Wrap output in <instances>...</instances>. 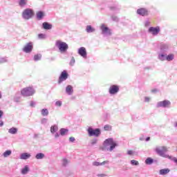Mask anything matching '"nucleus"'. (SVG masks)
I'll return each mask as SVG.
<instances>
[{
  "label": "nucleus",
  "instance_id": "obj_52",
  "mask_svg": "<svg viewBox=\"0 0 177 177\" xmlns=\"http://www.w3.org/2000/svg\"><path fill=\"white\" fill-rule=\"evenodd\" d=\"M127 154L129 155V156H132V154H133V151H127Z\"/></svg>",
  "mask_w": 177,
  "mask_h": 177
},
{
  "label": "nucleus",
  "instance_id": "obj_24",
  "mask_svg": "<svg viewBox=\"0 0 177 177\" xmlns=\"http://www.w3.org/2000/svg\"><path fill=\"white\" fill-rule=\"evenodd\" d=\"M30 171V167H28V165H26L21 171L22 175H27L28 174V171Z\"/></svg>",
  "mask_w": 177,
  "mask_h": 177
},
{
  "label": "nucleus",
  "instance_id": "obj_27",
  "mask_svg": "<svg viewBox=\"0 0 177 177\" xmlns=\"http://www.w3.org/2000/svg\"><path fill=\"white\" fill-rule=\"evenodd\" d=\"M27 2H28L27 0H19L18 3L20 8H24V6L27 5Z\"/></svg>",
  "mask_w": 177,
  "mask_h": 177
},
{
  "label": "nucleus",
  "instance_id": "obj_10",
  "mask_svg": "<svg viewBox=\"0 0 177 177\" xmlns=\"http://www.w3.org/2000/svg\"><path fill=\"white\" fill-rule=\"evenodd\" d=\"M67 78H68V73H67V71H63L59 77L58 84H62V82L66 81Z\"/></svg>",
  "mask_w": 177,
  "mask_h": 177
},
{
  "label": "nucleus",
  "instance_id": "obj_40",
  "mask_svg": "<svg viewBox=\"0 0 177 177\" xmlns=\"http://www.w3.org/2000/svg\"><path fill=\"white\" fill-rule=\"evenodd\" d=\"M69 64L70 66H74V64H75V59L74 58V57H72Z\"/></svg>",
  "mask_w": 177,
  "mask_h": 177
},
{
  "label": "nucleus",
  "instance_id": "obj_42",
  "mask_svg": "<svg viewBox=\"0 0 177 177\" xmlns=\"http://www.w3.org/2000/svg\"><path fill=\"white\" fill-rule=\"evenodd\" d=\"M62 104H63V102H62V101H57L55 102V106L57 107H62Z\"/></svg>",
  "mask_w": 177,
  "mask_h": 177
},
{
  "label": "nucleus",
  "instance_id": "obj_25",
  "mask_svg": "<svg viewBox=\"0 0 177 177\" xmlns=\"http://www.w3.org/2000/svg\"><path fill=\"white\" fill-rule=\"evenodd\" d=\"M59 133H60L61 136H66V135H67V133H68V129L62 128L59 130Z\"/></svg>",
  "mask_w": 177,
  "mask_h": 177
},
{
  "label": "nucleus",
  "instance_id": "obj_47",
  "mask_svg": "<svg viewBox=\"0 0 177 177\" xmlns=\"http://www.w3.org/2000/svg\"><path fill=\"white\" fill-rule=\"evenodd\" d=\"M151 98H150L149 97H145V102L147 103H149V102H150Z\"/></svg>",
  "mask_w": 177,
  "mask_h": 177
},
{
  "label": "nucleus",
  "instance_id": "obj_32",
  "mask_svg": "<svg viewBox=\"0 0 177 177\" xmlns=\"http://www.w3.org/2000/svg\"><path fill=\"white\" fill-rule=\"evenodd\" d=\"M12 154V150H7L3 153V156L4 158H7V157H9Z\"/></svg>",
  "mask_w": 177,
  "mask_h": 177
},
{
  "label": "nucleus",
  "instance_id": "obj_28",
  "mask_svg": "<svg viewBox=\"0 0 177 177\" xmlns=\"http://www.w3.org/2000/svg\"><path fill=\"white\" fill-rule=\"evenodd\" d=\"M169 169H162L159 171V174L160 175H167V174H169Z\"/></svg>",
  "mask_w": 177,
  "mask_h": 177
},
{
  "label": "nucleus",
  "instance_id": "obj_54",
  "mask_svg": "<svg viewBox=\"0 0 177 177\" xmlns=\"http://www.w3.org/2000/svg\"><path fill=\"white\" fill-rule=\"evenodd\" d=\"M97 176H99V177H103V176H106V174H97Z\"/></svg>",
  "mask_w": 177,
  "mask_h": 177
},
{
  "label": "nucleus",
  "instance_id": "obj_49",
  "mask_svg": "<svg viewBox=\"0 0 177 177\" xmlns=\"http://www.w3.org/2000/svg\"><path fill=\"white\" fill-rule=\"evenodd\" d=\"M145 27H149V26H150V21H146L145 22Z\"/></svg>",
  "mask_w": 177,
  "mask_h": 177
},
{
  "label": "nucleus",
  "instance_id": "obj_7",
  "mask_svg": "<svg viewBox=\"0 0 177 177\" xmlns=\"http://www.w3.org/2000/svg\"><path fill=\"white\" fill-rule=\"evenodd\" d=\"M171 48V44L168 43H161L160 45V52L162 53H167Z\"/></svg>",
  "mask_w": 177,
  "mask_h": 177
},
{
  "label": "nucleus",
  "instance_id": "obj_15",
  "mask_svg": "<svg viewBox=\"0 0 177 177\" xmlns=\"http://www.w3.org/2000/svg\"><path fill=\"white\" fill-rule=\"evenodd\" d=\"M158 60H160V62H165L167 59V53H162L160 51L158 55Z\"/></svg>",
  "mask_w": 177,
  "mask_h": 177
},
{
  "label": "nucleus",
  "instance_id": "obj_57",
  "mask_svg": "<svg viewBox=\"0 0 177 177\" xmlns=\"http://www.w3.org/2000/svg\"><path fill=\"white\" fill-rule=\"evenodd\" d=\"M146 142H149V140H150V137H147L146 139H145Z\"/></svg>",
  "mask_w": 177,
  "mask_h": 177
},
{
  "label": "nucleus",
  "instance_id": "obj_26",
  "mask_svg": "<svg viewBox=\"0 0 177 177\" xmlns=\"http://www.w3.org/2000/svg\"><path fill=\"white\" fill-rule=\"evenodd\" d=\"M36 160H42L45 158V154L42 153H38L35 155Z\"/></svg>",
  "mask_w": 177,
  "mask_h": 177
},
{
  "label": "nucleus",
  "instance_id": "obj_11",
  "mask_svg": "<svg viewBox=\"0 0 177 177\" xmlns=\"http://www.w3.org/2000/svg\"><path fill=\"white\" fill-rule=\"evenodd\" d=\"M118 92H120V86L115 84L110 86L109 90V93H110V95H117Z\"/></svg>",
  "mask_w": 177,
  "mask_h": 177
},
{
  "label": "nucleus",
  "instance_id": "obj_33",
  "mask_svg": "<svg viewBox=\"0 0 177 177\" xmlns=\"http://www.w3.org/2000/svg\"><path fill=\"white\" fill-rule=\"evenodd\" d=\"M68 160L67 158H64L62 159V166L63 167H67L68 165Z\"/></svg>",
  "mask_w": 177,
  "mask_h": 177
},
{
  "label": "nucleus",
  "instance_id": "obj_58",
  "mask_svg": "<svg viewBox=\"0 0 177 177\" xmlns=\"http://www.w3.org/2000/svg\"><path fill=\"white\" fill-rule=\"evenodd\" d=\"M174 127H175L176 128H177V122H176L174 123Z\"/></svg>",
  "mask_w": 177,
  "mask_h": 177
},
{
  "label": "nucleus",
  "instance_id": "obj_60",
  "mask_svg": "<svg viewBox=\"0 0 177 177\" xmlns=\"http://www.w3.org/2000/svg\"><path fill=\"white\" fill-rule=\"evenodd\" d=\"M140 140H142V138H140Z\"/></svg>",
  "mask_w": 177,
  "mask_h": 177
},
{
  "label": "nucleus",
  "instance_id": "obj_39",
  "mask_svg": "<svg viewBox=\"0 0 177 177\" xmlns=\"http://www.w3.org/2000/svg\"><path fill=\"white\" fill-rule=\"evenodd\" d=\"M96 143H97V138H93V140H91V146H94V145H96Z\"/></svg>",
  "mask_w": 177,
  "mask_h": 177
},
{
  "label": "nucleus",
  "instance_id": "obj_50",
  "mask_svg": "<svg viewBox=\"0 0 177 177\" xmlns=\"http://www.w3.org/2000/svg\"><path fill=\"white\" fill-rule=\"evenodd\" d=\"M3 117V111L0 109V120Z\"/></svg>",
  "mask_w": 177,
  "mask_h": 177
},
{
  "label": "nucleus",
  "instance_id": "obj_13",
  "mask_svg": "<svg viewBox=\"0 0 177 177\" xmlns=\"http://www.w3.org/2000/svg\"><path fill=\"white\" fill-rule=\"evenodd\" d=\"M148 32H150V34H152V35H158V34L160 33V27L151 26L148 30Z\"/></svg>",
  "mask_w": 177,
  "mask_h": 177
},
{
  "label": "nucleus",
  "instance_id": "obj_23",
  "mask_svg": "<svg viewBox=\"0 0 177 177\" xmlns=\"http://www.w3.org/2000/svg\"><path fill=\"white\" fill-rule=\"evenodd\" d=\"M19 129L16 127H12L8 130V133H10L11 135H16Z\"/></svg>",
  "mask_w": 177,
  "mask_h": 177
},
{
  "label": "nucleus",
  "instance_id": "obj_12",
  "mask_svg": "<svg viewBox=\"0 0 177 177\" xmlns=\"http://www.w3.org/2000/svg\"><path fill=\"white\" fill-rule=\"evenodd\" d=\"M136 13L139 16H142L145 17V16H149V10H147V8H138L137 10Z\"/></svg>",
  "mask_w": 177,
  "mask_h": 177
},
{
  "label": "nucleus",
  "instance_id": "obj_14",
  "mask_svg": "<svg viewBox=\"0 0 177 177\" xmlns=\"http://www.w3.org/2000/svg\"><path fill=\"white\" fill-rule=\"evenodd\" d=\"M77 53L84 59H86L87 53L86 48H85V47H80L77 50Z\"/></svg>",
  "mask_w": 177,
  "mask_h": 177
},
{
  "label": "nucleus",
  "instance_id": "obj_56",
  "mask_svg": "<svg viewBox=\"0 0 177 177\" xmlns=\"http://www.w3.org/2000/svg\"><path fill=\"white\" fill-rule=\"evenodd\" d=\"M3 125V121L1 120L0 121V127H2Z\"/></svg>",
  "mask_w": 177,
  "mask_h": 177
},
{
  "label": "nucleus",
  "instance_id": "obj_4",
  "mask_svg": "<svg viewBox=\"0 0 177 177\" xmlns=\"http://www.w3.org/2000/svg\"><path fill=\"white\" fill-rule=\"evenodd\" d=\"M35 93V90L32 87H26L21 91V95L24 97L32 96Z\"/></svg>",
  "mask_w": 177,
  "mask_h": 177
},
{
  "label": "nucleus",
  "instance_id": "obj_29",
  "mask_svg": "<svg viewBox=\"0 0 177 177\" xmlns=\"http://www.w3.org/2000/svg\"><path fill=\"white\" fill-rule=\"evenodd\" d=\"M175 57V55L174 54H169L168 55H166V60L167 62H172Z\"/></svg>",
  "mask_w": 177,
  "mask_h": 177
},
{
  "label": "nucleus",
  "instance_id": "obj_59",
  "mask_svg": "<svg viewBox=\"0 0 177 177\" xmlns=\"http://www.w3.org/2000/svg\"><path fill=\"white\" fill-rule=\"evenodd\" d=\"M0 99H2V93H0Z\"/></svg>",
  "mask_w": 177,
  "mask_h": 177
},
{
  "label": "nucleus",
  "instance_id": "obj_48",
  "mask_svg": "<svg viewBox=\"0 0 177 177\" xmlns=\"http://www.w3.org/2000/svg\"><path fill=\"white\" fill-rule=\"evenodd\" d=\"M106 164H109V160H104L102 162H100V165H106Z\"/></svg>",
  "mask_w": 177,
  "mask_h": 177
},
{
  "label": "nucleus",
  "instance_id": "obj_55",
  "mask_svg": "<svg viewBox=\"0 0 177 177\" xmlns=\"http://www.w3.org/2000/svg\"><path fill=\"white\" fill-rule=\"evenodd\" d=\"M152 93H156L157 92V89H153L151 90Z\"/></svg>",
  "mask_w": 177,
  "mask_h": 177
},
{
  "label": "nucleus",
  "instance_id": "obj_45",
  "mask_svg": "<svg viewBox=\"0 0 177 177\" xmlns=\"http://www.w3.org/2000/svg\"><path fill=\"white\" fill-rule=\"evenodd\" d=\"M93 165H94V167H99L101 165H100V162H93Z\"/></svg>",
  "mask_w": 177,
  "mask_h": 177
},
{
  "label": "nucleus",
  "instance_id": "obj_30",
  "mask_svg": "<svg viewBox=\"0 0 177 177\" xmlns=\"http://www.w3.org/2000/svg\"><path fill=\"white\" fill-rule=\"evenodd\" d=\"M153 162H154V159H153L151 158H147L145 160V164L147 165H151V164H153Z\"/></svg>",
  "mask_w": 177,
  "mask_h": 177
},
{
  "label": "nucleus",
  "instance_id": "obj_8",
  "mask_svg": "<svg viewBox=\"0 0 177 177\" xmlns=\"http://www.w3.org/2000/svg\"><path fill=\"white\" fill-rule=\"evenodd\" d=\"M32 49H34V44L32 42H28L24 46L22 50L25 53H31V52H32Z\"/></svg>",
  "mask_w": 177,
  "mask_h": 177
},
{
  "label": "nucleus",
  "instance_id": "obj_43",
  "mask_svg": "<svg viewBox=\"0 0 177 177\" xmlns=\"http://www.w3.org/2000/svg\"><path fill=\"white\" fill-rule=\"evenodd\" d=\"M69 142H70L71 143H74V142H75V138H74V137H70V138H69Z\"/></svg>",
  "mask_w": 177,
  "mask_h": 177
},
{
  "label": "nucleus",
  "instance_id": "obj_21",
  "mask_svg": "<svg viewBox=\"0 0 177 177\" xmlns=\"http://www.w3.org/2000/svg\"><path fill=\"white\" fill-rule=\"evenodd\" d=\"M59 131V127H57V124H54L51 126L50 127V132L53 135L54 133H56V132Z\"/></svg>",
  "mask_w": 177,
  "mask_h": 177
},
{
  "label": "nucleus",
  "instance_id": "obj_35",
  "mask_svg": "<svg viewBox=\"0 0 177 177\" xmlns=\"http://www.w3.org/2000/svg\"><path fill=\"white\" fill-rule=\"evenodd\" d=\"M41 125H46V124H48V119L45 118H43L41 120Z\"/></svg>",
  "mask_w": 177,
  "mask_h": 177
},
{
  "label": "nucleus",
  "instance_id": "obj_9",
  "mask_svg": "<svg viewBox=\"0 0 177 177\" xmlns=\"http://www.w3.org/2000/svg\"><path fill=\"white\" fill-rule=\"evenodd\" d=\"M171 106V101L168 100H165L157 103L156 107H163V109H167Z\"/></svg>",
  "mask_w": 177,
  "mask_h": 177
},
{
  "label": "nucleus",
  "instance_id": "obj_34",
  "mask_svg": "<svg viewBox=\"0 0 177 177\" xmlns=\"http://www.w3.org/2000/svg\"><path fill=\"white\" fill-rule=\"evenodd\" d=\"M39 39H46V35L44 33H40L38 35Z\"/></svg>",
  "mask_w": 177,
  "mask_h": 177
},
{
  "label": "nucleus",
  "instance_id": "obj_22",
  "mask_svg": "<svg viewBox=\"0 0 177 177\" xmlns=\"http://www.w3.org/2000/svg\"><path fill=\"white\" fill-rule=\"evenodd\" d=\"M41 115L42 117H47V115H49V111L48 109L45 108L41 110Z\"/></svg>",
  "mask_w": 177,
  "mask_h": 177
},
{
  "label": "nucleus",
  "instance_id": "obj_6",
  "mask_svg": "<svg viewBox=\"0 0 177 177\" xmlns=\"http://www.w3.org/2000/svg\"><path fill=\"white\" fill-rule=\"evenodd\" d=\"M100 30H101V34L104 37H110V35H111V30H110L104 24L100 25Z\"/></svg>",
  "mask_w": 177,
  "mask_h": 177
},
{
  "label": "nucleus",
  "instance_id": "obj_20",
  "mask_svg": "<svg viewBox=\"0 0 177 177\" xmlns=\"http://www.w3.org/2000/svg\"><path fill=\"white\" fill-rule=\"evenodd\" d=\"M86 31L88 34H91V32H95V31H96V29L95 28L92 27V26L88 25L86 27Z\"/></svg>",
  "mask_w": 177,
  "mask_h": 177
},
{
  "label": "nucleus",
  "instance_id": "obj_41",
  "mask_svg": "<svg viewBox=\"0 0 177 177\" xmlns=\"http://www.w3.org/2000/svg\"><path fill=\"white\" fill-rule=\"evenodd\" d=\"M1 63H6L8 62V57H2L0 59Z\"/></svg>",
  "mask_w": 177,
  "mask_h": 177
},
{
  "label": "nucleus",
  "instance_id": "obj_31",
  "mask_svg": "<svg viewBox=\"0 0 177 177\" xmlns=\"http://www.w3.org/2000/svg\"><path fill=\"white\" fill-rule=\"evenodd\" d=\"M41 59H42V55L41 54L34 55L33 59L35 62H39V60H41Z\"/></svg>",
  "mask_w": 177,
  "mask_h": 177
},
{
  "label": "nucleus",
  "instance_id": "obj_36",
  "mask_svg": "<svg viewBox=\"0 0 177 177\" xmlns=\"http://www.w3.org/2000/svg\"><path fill=\"white\" fill-rule=\"evenodd\" d=\"M20 99H21L20 96L15 95L14 97V102H15V103H19L20 102Z\"/></svg>",
  "mask_w": 177,
  "mask_h": 177
},
{
  "label": "nucleus",
  "instance_id": "obj_1",
  "mask_svg": "<svg viewBox=\"0 0 177 177\" xmlns=\"http://www.w3.org/2000/svg\"><path fill=\"white\" fill-rule=\"evenodd\" d=\"M117 146H118V144L114 142L113 138H107L104 141L102 146L100 149L102 151H113Z\"/></svg>",
  "mask_w": 177,
  "mask_h": 177
},
{
  "label": "nucleus",
  "instance_id": "obj_44",
  "mask_svg": "<svg viewBox=\"0 0 177 177\" xmlns=\"http://www.w3.org/2000/svg\"><path fill=\"white\" fill-rule=\"evenodd\" d=\"M111 19H112L113 21H118V20H119L118 17H115V16H112Z\"/></svg>",
  "mask_w": 177,
  "mask_h": 177
},
{
  "label": "nucleus",
  "instance_id": "obj_17",
  "mask_svg": "<svg viewBox=\"0 0 177 177\" xmlns=\"http://www.w3.org/2000/svg\"><path fill=\"white\" fill-rule=\"evenodd\" d=\"M31 157V154L27 152L22 153L20 154V159L21 160H28Z\"/></svg>",
  "mask_w": 177,
  "mask_h": 177
},
{
  "label": "nucleus",
  "instance_id": "obj_46",
  "mask_svg": "<svg viewBox=\"0 0 177 177\" xmlns=\"http://www.w3.org/2000/svg\"><path fill=\"white\" fill-rule=\"evenodd\" d=\"M35 104H37L35 103V102H34V101H30V107H35Z\"/></svg>",
  "mask_w": 177,
  "mask_h": 177
},
{
  "label": "nucleus",
  "instance_id": "obj_16",
  "mask_svg": "<svg viewBox=\"0 0 177 177\" xmlns=\"http://www.w3.org/2000/svg\"><path fill=\"white\" fill-rule=\"evenodd\" d=\"M66 93L67 95H71L74 93V89L73 88V86L71 85H68L66 87Z\"/></svg>",
  "mask_w": 177,
  "mask_h": 177
},
{
  "label": "nucleus",
  "instance_id": "obj_19",
  "mask_svg": "<svg viewBox=\"0 0 177 177\" xmlns=\"http://www.w3.org/2000/svg\"><path fill=\"white\" fill-rule=\"evenodd\" d=\"M42 28L44 30H52V24H49V22H44L42 24Z\"/></svg>",
  "mask_w": 177,
  "mask_h": 177
},
{
  "label": "nucleus",
  "instance_id": "obj_2",
  "mask_svg": "<svg viewBox=\"0 0 177 177\" xmlns=\"http://www.w3.org/2000/svg\"><path fill=\"white\" fill-rule=\"evenodd\" d=\"M55 46L59 49L60 53H66L68 50V44L60 40L56 41Z\"/></svg>",
  "mask_w": 177,
  "mask_h": 177
},
{
  "label": "nucleus",
  "instance_id": "obj_51",
  "mask_svg": "<svg viewBox=\"0 0 177 177\" xmlns=\"http://www.w3.org/2000/svg\"><path fill=\"white\" fill-rule=\"evenodd\" d=\"M59 136H60V134H59V133H57V132H55V139H57V138H59Z\"/></svg>",
  "mask_w": 177,
  "mask_h": 177
},
{
  "label": "nucleus",
  "instance_id": "obj_3",
  "mask_svg": "<svg viewBox=\"0 0 177 177\" xmlns=\"http://www.w3.org/2000/svg\"><path fill=\"white\" fill-rule=\"evenodd\" d=\"M87 133L90 137L99 138L102 135V131L99 128L93 129L92 127H89L87 129Z\"/></svg>",
  "mask_w": 177,
  "mask_h": 177
},
{
  "label": "nucleus",
  "instance_id": "obj_18",
  "mask_svg": "<svg viewBox=\"0 0 177 177\" xmlns=\"http://www.w3.org/2000/svg\"><path fill=\"white\" fill-rule=\"evenodd\" d=\"M44 17H45V13H44V11H38L36 13V18L38 20H42V19H44Z\"/></svg>",
  "mask_w": 177,
  "mask_h": 177
},
{
  "label": "nucleus",
  "instance_id": "obj_5",
  "mask_svg": "<svg viewBox=\"0 0 177 177\" xmlns=\"http://www.w3.org/2000/svg\"><path fill=\"white\" fill-rule=\"evenodd\" d=\"M21 16L24 20H30L34 16V10L31 8H26L22 12Z\"/></svg>",
  "mask_w": 177,
  "mask_h": 177
},
{
  "label": "nucleus",
  "instance_id": "obj_38",
  "mask_svg": "<svg viewBox=\"0 0 177 177\" xmlns=\"http://www.w3.org/2000/svg\"><path fill=\"white\" fill-rule=\"evenodd\" d=\"M130 162L131 165H136V166L139 165V162L138 160H131Z\"/></svg>",
  "mask_w": 177,
  "mask_h": 177
},
{
  "label": "nucleus",
  "instance_id": "obj_53",
  "mask_svg": "<svg viewBox=\"0 0 177 177\" xmlns=\"http://www.w3.org/2000/svg\"><path fill=\"white\" fill-rule=\"evenodd\" d=\"M111 10H117V7H110Z\"/></svg>",
  "mask_w": 177,
  "mask_h": 177
},
{
  "label": "nucleus",
  "instance_id": "obj_37",
  "mask_svg": "<svg viewBox=\"0 0 177 177\" xmlns=\"http://www.w3.org/2000/svg\"><path fill=\"white\" fill-rule=\"evenodd\" d=\"M111 129H112L111 127H110V125L109 124H106L104 127V131H111Z\"/></svg>",
  "mask_w": 177,
  "mask_h": 177
}]
</instances>
